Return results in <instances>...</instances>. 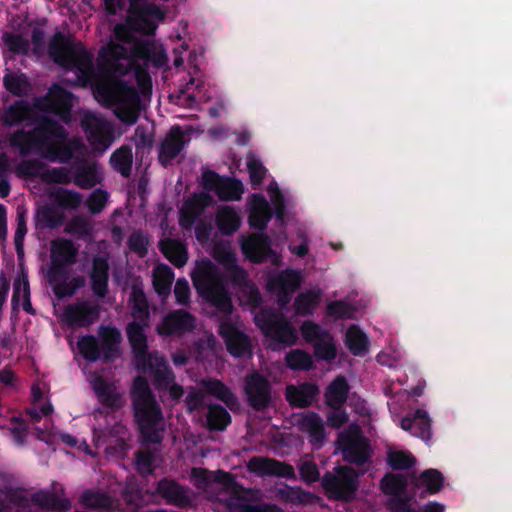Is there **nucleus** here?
Here are the masks:
<instances>
[{
	"label": "nucleus",
	"mask_w": 512,
	"mask_h": 512,
	"mask_svg": "<svg viewBox=\"0 0 512 512\" xmlns=\"http://www.w3.org/2000/svg\"><path fill=\"white\" fill-rule=\"evenodd\" d=\"M80 502L89 508H107L111 505V500L103 493L95 491H85L81 497Z\"/></svg>",
	"instance_id": "obj_61"
},
{
	"label": "nucleus",
	"mask_w": 512,
	"mask_h": 512,
	"mask_svg": "<svg viewBox=\"0 0 512 512\" xmlns=\"http://www.w3.org/2000/svg\"><path fill=\"white\" fill-rule=\"evenodd\" d=\"M269 205L262 195H253L250 200V225L257 229H264L270 219Z\"/></svg>",
	"instance_id": "obj_35"
},
{
	"label": "nucleus",
	"mask_w": 512,
	"mask_h": 512,
	"mask_svg": "<svg viewBox=\"0 0 512 512\" xmlns=\"http://www.w3.org/2000/svg\"><path fill=\"white\" fill-rule=\"evenodd\" d=\"M401 428L424 441H429L432 435L431 419L427 411L422 408L416 409L412 416L402 418Z\"/></svg>",
	"instance_id": "obj_23"
},
{
	"label": "nucleus",
	"mask_w": 512,
	"mask_h": 512,
	"mask_svg": "<svg viewBox=\"0 0 512 512\" xmlns=\"http://www.w3.org/2000/svg\"><path fill=\"white\" fill-rule=\"evenodd\" d=\"M4 85L15 95H22L28 91V82L24 75L9 74L4 77Z\"/></svg>",
	"instance_id": "obj_62"
},
{
	"label": "nucleus",
	"mask_w": 512,
	"mask_h": 512,
	"mask_svg": "<svg viewBox=\"0 0 512 512\" xmlns=\"http://www.w3.org/2000/svg\"><path fill=\"white\" fill-rule=\"evenodd\" d=\"M322 294L319 287L299 293L293 303L295 313L302 317L312 316L321 302Z\"/></svg>",
	"instance_id": "obj_27"
},
{
	"label": "nucleus",
	"mask_w": 512,
	"mask_h": 512,
	"mask_svg": "<svg viewBox=\"0 0 512 512\" xmlns=\"http://www.w3.org/2000/svg\"><path fill=\"white\" fill-rule=\"evenodd\" d=\"M201 385L204 390L223 401L227 406L233 408L237 405V399L232 394V392L220 381L218 380H203L201 381Z\"/></svg>",
	"instance_id": "obj_45"
},
{
	"label": "nucleus",
	"mask_w": 512,
	"mask_h": 512,
	"mask_svg": "<svg viewBox=\"0 0 512 512\" xmlns=\"http://www.w3.org/2000/svg\"><path fill=\"white\" fill-rule=\"evenodd\" d=\"M255 321L267 337V345L278 350L285 348L288 339V327L282 315L274 314L270 310H261L256 313Z\"/></svg>",
	"instance_id": "obj_15"
},
{
	"label": "nucleus",
	"mask_w": 512,
	"mask_h": 512,
	"mask_svg": "<svg viewBox=\"0 0 512 512\" xmlns=\"http://www.w3.org/2000/svg\"><path fill=\"white\" fill-rule=\"evenodd\" d=\"M2 41L13 53L26 54L29 51V42L19 33L5 32L3 33Z\"/></svg>",
	"instance_id": "obj_57"
},
{
	"label": "nucleus",
	"mask_w": 512,
	"mask_h": 512,
	"mask_svg": "<svg viewBox=\"0 0 512 512\" xmlns=\"http://www.w3.org/2000/svg\"><path fill=\"white\" fill-rule=\"evenodd\" d=\"M39 105L44 110L54 112L63 121H68L69 109L72 106V95L60 86L53 85Z\"/></svg>",
	"instance_id": "obj_19"
},
{
	"label": "nucleus",
	"mask_w": 512,
	"mask_h": 512,
	"mask_svg": "<svg viewBox=\"0 0 512 512\" xmlns=\"http://www.w3.org/2000/svg\"><path fill=\"white\" fill-rule=\"evenodd\" d=\"M242 251L255 262L266 260L270 254L267 238L263 235H252L242 238Z\"/></svg>",
	"instance_id": "obj_30"
},
{
	"label": "nucleus",
	"mask_w": 512,
	"mask_h": 512,
	"mask_svg": "<svg viewBox=\"0 0 512 512\" xmlns=\"http://www.w3.org/2000/svg\"><path fill=\"white\" fill-rule=\"evenodd\" d=\"M174 274L165 264L157 265L153 270V285L157 293L166 297L171 290Z\"/></svg>",
	"instance_id": "obj_42"
},
{
	"label": "nucleus",
	"mask_w": 512,
	"mask_h": 512,
	"mask_svg": "<svg viewBox=\"0 0 512 512\" xmlns=\"http://www.w3.org/2000/svg\"><path fill=\"white\" fill-rule=\"evenodd\" d=\"M314 367L312 356L301 349L290 350V370L309 371Z\"/></svg>",
	"instance_id": "obj_59"
},
{
	"label": "nucleus",
	"mask_w": 512,
	"mask_h": 512,
	"mask_svg": "<svg viewBox=\"0 0 512 512\" xmlns=\"http://www.w3.org/2000/svg\"><path fill=\"white\" fill-rule=\"evenodd\" d=\"M100 308L88 300H78L64 307L61 320L66 325L76 327H88L98 321Z\"/></svg>",
	"instance_id": "obj_17"
},
{
	"label": "nucleus",
	"mask_w": 512,
	"mask_h": 512,
	"mask_svg": "<svg viewBox=\"0 0 512 512\" xmlns=\"http://www.w3.org/2000/svg\"><path fill=\"white\" fill-rule=\"evenodd\" d=\"M161 250L175 266L182 267L186 264L188 259L187 250L180 241L165 239L161 242Z\"/></svg>",
	"instance_id": "obj_39"
},
{
	"label": "nucleus",
	"mask_w": 512,
	"mask_h": 512,
	"mask_svg": "<svg viewBox=\"0 0 512 512\" xmlns=\"http://www.w3.org/2000/svg\"><path fill=\"white\" fill-rule=\"evenodd\" d=\"M247 468L259 476H283L288 470L286 465L265 457H253L247 463Z\"/></svg>",
	"instance_id": "obj_34"
},
{
	"label": "nucleus",
	"mask_w": 512,
	"mask_h": 512,
	"mask_svg": "<svg viewBox=\"0 0 512 512\" xmlns=\"http://www.w3.org/2000/svg\"><path fill=\"white\" fill-rule=\"evenodd\" d=\"M319 394L316 384L304 382L299 386L290 384V407L307 408Z\"/></svg>",
	"instance_id": "obj_31"
},
{
	"label": "nucleus",
	"mask_w": 512,
	"mask_h": 512,
	"mask_svg": "<svg viewBox=\"0 0 512 512\" xmlns=\"http://www.w3.org/2000/svg\"><path fill=\"white\" fill-rule=\"evenodd\" d=\"M230 422L228 412L221 406L211 405L207 414V423L211 429L223 430Z\"/></svg>",
	"instance_id": "obj_56"
},
{
	"label": "nucleus",
	"mask_w": 512,
	"mask_h": 512,
	"mask_svg": "<svg viewBox=\"0 0 512 512\" xmlns=\"http://www.w3.org/2000/svg\"><path fill=\"white\" fill-rule=\"evenodd\" d=\"M31 113L32 111L28 104L23 101H19L5 111L3 119L6 124L13 125L20 121L29 119L31 117Z\"/></svg>",
	"instance_id": "obj_53"
},
{
	"label": "nucleus",
	"mask_w": 512,
	"mask_h": 512,
	"mask_svg": "<svg viewBox=\"0 0 512 512\" xmlns=\"http://www.w3.org/2000/svg\"><path fill=\"white\" fill-rule=\"evenodd\" d=\"M216 221L220 231L224 234L234 233L241 223L238 212L230 206H224L218 211Z\"/></svg>",
	"instance_id": "obj_41"
},
{
	"label": "nucleus",
	"mask_w": 512,
	"mask_h": 512,
	"mask_svg": "<svg viewBox=\"0 0 512 512\" xmlns=\"http://www.w3.org/2000/svg\"><path fill=\"white\" fill-rule=\"evenodd\" d=\"M78 249L71 240L57 238L51 242V263L56 268H61L75 262Z\"/></svg>",
	"instance_id": "obj_25"
},
{
	"label": "nucleus",
	"mask_w": 512,
	"mask_h": 512,
	"mask_svg": "<svg viewBox=\"0 0 512 512\" xmlns=\"http://www.w3.org/2000/svg\"><path fill=\"white\" fill-rule=\"evenodd\" d=\"M29 296L30 290L27 279L24 277H19L14 282V292L12 296L13 309L22 306L25 311L31 312Z\"/></svg>",
	"instance_id": "obj_47"
},
{
	"label": "nucleus",
	"mask_w": 512,
	"mask_h": 512,
	"mask_svg": "<svg viewBox=\"0 0 512 512\" xmlns=\"http://www.w3.org/2000/svg\"><path fill=\"white\" fill-rule=\"evenodd\" d=\"M215 193L222 200H239L243 193L242 184L235 180L221 179Z\"/></svg>",
	"instance_id": "obj_51"
},
{
	"label": "nucleus",
	"mask_w": 512,
	"mask_h": 512,
	"mask_svg": "<svg viewBox=\"0 0 512 512\" xmlns=\"http://www.w3.org/2000/svg\"><path fill=\"white\" fill-rule=\"evenodd\" d=\"M290 424L297 425L300 431L308 434L309 442L321 447L325 437V427L322 418L313 411L290 415Z\"/></svg>",
	"instance_id": "obj_18"
},
{
	"label": "nucleus",
	"mask_w": 512,
	"mask_h": 512,
	"mask_svg": "<svg viewBox=\"0 0 512 512\" xmlns=\"http://www.w3.org/2000/svg\"><path fill=\"white\" fill-rule=\"evenodd\" d=\"M415 461L413 455L407 451H392L387 456V463L394 470L409 469Z\"/></svg>",
	"instance_id": "obj_58"
},
{
	"label": "nucleus",
	"mask_w": 512,
	"mask_h": 512,
	"mask_svg": "<svg viewBox=\"0 0 512 512\" xmlns=\"http://www.w3.org/2000/svg\"><path fill=\"white\" fill-rule=\"evenodd\" d=\"M141 322H133L127 327L129 341L135 353V364L151 375L155 386L160 390H168L173 400L183 396L184 390L174 382V376L168 368L166 360L157 352L146 355V336Z\"/></svg>",
	"instance_id": "obj_4"
},
{
	"label": "nucleus",
	"mask_w": 512,
	"mask_h": 512,
	"mask_svg": "<svg viewBox=\"0 0 512 512\" xmlns=\"http://www.w3.org/2000/svg\"><path fill=\"white\" fill-rule=\"evenodd\" d=\"M16 174L23 178L41 177L44 165L38 160H23L15 168Z\"/></svg>",
	"instance_id": "obj_60"
},
{
	"label": "nucleus",
	"mask_w": 512,
	"mask_h": 512,
	"mask_svg": "<svg viewBox=\"0 0 512 512\" xmlns=\"http://www.w3.org/2000/svg\"><path fill=\"white\" fill-rule=\"evenodd\" d=\"M87 141L93 151L104 152L113 142V126L94 113L86 112L81 120Z\"/></svg>",
	"instance_id": "obj_14"
},
{
	"label": "nucleus",
	"mask_w": 512,
	"mask_h": 512,
	"mask_svg": "<svg viewBox=\"0 0 512 512\" xmlns=\"http://www.w3.org/2000/svg\"><path fill=\"white\" fill-rule=\"evenodd\" d=\"M48 52L57 64L74 71L79 81L88 82L93 79V57L80 42L57 33L50 41Z\"/></svg>",
	"instance_id": "obj_8"
},
{
	"label": "nucleus",
	"mask_w": 512,
	"mask_h": 512,
	"mask_svg": "<svg viewBox=\"0 0 512 512\" xmlns=\"http://www.w3.org/2000/svg\"><path fill=\"white\" fill-rule=\"evenodd\" d=\"M192 281L197 291L224 316L219 319V334L228 351L236 357L250 352V340L245 335L237 316L232 315L233 305L216 266L208 259L196 263Z\"/></svg>",
	"instance_id": "obj_2"
},
{
	"label": "nucleus",
	"mask_w": 512,
	"mask_h": 512,
	"mask_svg": "<svg viewBox=\"0 0 512 512\" xmlns=\"http://www.w3.org/2000/svg\"><path fill=\"white\" fill-rule=\"evenodd\" d=\"M191 481L196 487L209 493H217L219 489H224L223 482L212 480L211 475L203 469L194 468L191 472Z\"/></svg>",
	"instance_id": "obj_49"
},
{
	"label": "nucleus",
	"mask_w": 512,
	"mask_h": 512,
	"mask_svg": "<svg viewBox=\"0 0 512 512\" xmlns=\"http://www.w3.org/2000/svg\"><path fill=\"white\" fill-rule=\"evenodd\" d=\"M321 484L330 498L349 501L358 490V473L349 466H339L335 474L325 473Z\"/></svg>",
	"instance_id": "obj_13"
},
{
	"label": "nucleus",
	"mask_w": 512,
	"mask_h": 512,
	"mask_svg": "<svg viewBox=\"0 0 512 512\" xmlns=\"http://www.w3.org/2000/svg\"><path fill=\"white\" fill-rule=\"evenodd\" d=\"M127 3V21L130 28L145 34L154 33L157 25L163 21L164 13L149 0H104L105 9L109 14L121 12Z\"/></svg>",
	"instance_id": "obj_9"
},
{
	"label": "nucleus",
	"mask_w": 512,
	"mask_h": 512,
	"mask_svg": "<svg viewBox=\"0 0 512 512\" xmlns=\"http://www.w3.org/2000/svg\"><path fill=\"white\" fill-rule=\"evenodd\" d=\"M70 170L66 167H57L50 170L44 168L42 180L48 183L68 184L71 182Z\"/></svg>",
	"instance_id": "obj_63"
},
{
	"label": "nucleus",
	"mask_w": 512,
	"mask_h": 512,
	"mask_svg": "<svg viewBox=\"0 0 512 512\" xmlns=\"http://www.w3.org/2000/svg\"><path fill=\"white\" fill-rule=\"evenodd\" d=\"M195 328V318L185 311H175L167 315L157 327L161 335L183 334Z\"/></svg>",
	"instance_id": "obj_21"
},
{
	"label": "nucleus",
	"mask_w": 512,
	"mask_h": 512,
	"mask_svg": "<svg viewBox=\"0 0 512 512\" xmlns=\"http://www.w3.org/2000/svg\"><path fill=\"white\" fill-rule=\"evenodd\" d=\"M211 497L222 504L228 512H282L275 505L249 504L242 492L226 483H224V489H219L215 496Z\"/></svg>",
	"instance_id": "obj_16"
},
{
	"label": "nucleus",
	"mask_w": 512,
	"mask_h": 512,
	"mask_svg": "<svg viewBox=\"0 0 512 512\" xmlns=\"http://www.w3.org/2000/svg\"><path fill=\"white\" fill-rule=\"evenodd\" d=\"M89 382L103 405L113 409H117L123 405L122 393L117 390L113 383L105 381L97 373L90 374Z\"/></svg>",
	"instance_id": "obj_20"
},
{
	"label": "nucleus",
	"mask_w": 512,
	"mask_h": 512,
	"mask_svg": "<svg viewBox=\"0 0 512 512\" xmlns=\"http://www.w3.org/2000/svg\"><path fill=\"white\" fill-rule=\"evenodd\" d=\"M93 94L97 101L114 106V112L122 122L129 125L136 123L139 114V96L134 87L106 78L96 82Z\"/></svg>",
	"instance_id": "obj_5"
},
{
	"label": "nucleus",
	"mask_w": 512,
	"mask_h": 512,
	"mask_svg": "<svg viewBox=\"0 0 512 512\" xmlns=\"http://www.w3.org/2000/svg\"><path fill=\"white\" fill-rule=\"evenodd\" d=\"M215 259L221 263L230 280L238 287V299L242 306L254 310L258 307L261 297L257 288L249 281L247 273L240 268L229 247L216 248Z\"/></svg>",
	"instance_id": "obj_10"
},
{
	"label": "nucleus",
	"mask_w": 512,
	"mask_h": 512,
	"mask_svg": "<svg viewBox=\"0 0 512 512\" xmlns=\"http://www.w3.org/2000/svg\"><path fill=\"white\" fill-rule=\"evenodd\" d=\"M157 456L151 451H141L136 457L137 470L143 474H150L155 468Z\"/></svg>",
	"instance_id": "obj_64"
},
{
	"label": "nucleus",
	"mask_w": 512,
	"mask_h": 512,
	"mask_svg": "<svg viewBox=\"0 0 512 512\" xmlns=\"http://www.w3.org/2000/svg\"><path fill=\"white\" fill-rule=\"evenodd\" d=\"M345 345L354 356H363L369 350L367 335L355 324L349 326L346 331Z\"/></svg>",
	"instance_id": "obj_37"
},
{
	"label": "nucleus",
	"mask_w": 512,
	"mask_h": 512,
	"mask_svg": "<svg viewBox=\"0 0 512 512\" xmlns=\"http://www.w3.org/2000/svg\"><path fill=\"white\" fill-rule=\"evenodd\" d=\"M51 196L60 207L65 209H77L83 200L80 193L62 188L53 191Z\"/></svg>",
	"instance_id": "obj_50"
},
{
	"label": "nucleus",
	"mask_w": 512,
	"mask_h": 512,
	"mask_svg": "<svg viewBox=\"0 0 512 512\" xmlns=\"http://www.w3.org/2000/svg\"><path fill=\"white\" fill-rule=\"evenodd\" d=\"M185 145L184 134L180 127H172L169 133L161 142L159 149V160L162 164H168L177 157Z\"/></svg>",
	"instance_id": "obj_26"
},
{
	"label": "nucleus",
	"mask_w": 512,
	"mask_h": 512,
	"mask_svg": "<svg viewBox=\"0 0 512 512\" xmlns=\"http://www.w3.org/2000/svg\"><path fill=\"white\" fill-rule=\"evenodd\" d=\"M90 277L94 294L99 298H104L108 291V263L104 258L94 259Z\"/></svg>",
	"instance_id": "obj_33"
},
{
	"label": "nucleus",
	"mask_w": 512,
	"mask_h": 512,
	"mask_svg": "<svg viewBox=\"0 0 512 512\" xmlns=\"http://www.w3.org/2000/svg\"><path fill=\"white\" fill-rule=\"evenodd\" d=\"M110 162L114 169L119 171L123 176L128 177L133 163L132 150L129 147L117 149L111 155Z\"/></svg>",
	"instance_id": "obj_48"
},
{
	"label": "nucleus",
	"mask_w": 512,
	"mask_h": 512,
	"mask_svg": "<svg viewBox=\"0 0 512 512\" xmlns=\"http://www.w3.org/2000/svg\"><path fill=\"white\" fill-rule=\"evenodd\" d=\"M356 307L345 300L330 301L325 308V316L338 321L342 319H354Z\"/></svg>",
	"instance_id": "obj_43"
},
{
	"label": "nucleus",
	"mask_w": 512,
	"mask_h": 512,
	"mask_svg": "<svg viewBox=\"0 0 512 512\" xmlns=\"http://www.w3.org/2000/svg\"><path fill=\"white\" fill-rule=\"evenodd\" d=\"M65 130L54 122L47 121L32 132H17L11 137V144L18 147L22 155L37 153L49 161L67 162L73 151L82 150L83 144L77 140H66Z\"/></svg>",
	"instance_id": "obj_3"
},
{
	"label": "nucleus",
	"mask_w": 512,
	"mask_h": 512,
	"mask_svg": "<svg viewBox=\"0 0 512 512\" xmlns=\"http://www.w3.org/2000/svg\"><path fill=\"white\" fill-rule=\"evenodd\" d=\"M350 386L346 378L342 375L337 376L327 387L325 391V403L331 409L341 408L347 401Z\"/></svg>",
	"instance_id": "obj_28"
},
{
	"label": "nucleus",
	"mask_w": 512,
	"mask_h": 512,
	"mask_svg": "<svg viewBox=\"0 0 512 512\" xmlns=\"http://www.w3.org/2000/svg\"><path fill=\"white\" fill-rule=\"evenodd\" d=\"M131 395L135 417L143 437L151 443H159L163 437L162 414L145 378L137 377L135 379Z\"/></svg>",
	"instance_id": "obj_7"
},
{
	"label": "nucleus",
	"mask_w": 512,
	"mask_h": 512,
	"mask_svg": "<svg viewBox=\"0 0 512 512\" xmlns=\"http://www.w3.org/2000/svg\"><path fill=\"white\" fill-rule=\"evenodd\" d=\"M201 385L204 390L223 401L227 406L233 408L237 405V399L232 394V392L220 381L218 380H203L201 381Z\"/></svg>",
	"instance_id": "obj_44"
},
{
	"label": "nucleus",
	"mask_w": 512,
	"mask_h": 512,
	"mask_svg": "<svg viewBox=\"0 0 512 512\" xmlns=\"http://www.w3.org/2000/svg\"><path fill=\"white\" fill-rule=\"evenodd\" d=\"M444 485V477L437 469H427L420 473L415 481V486L425 487L428 494L438 493Z\"/></svg>",
	"instance_id": "obj_40"
},
{
	"label": "nucleus",
	"mask_w": 512,
	"mask_h": 512,
	"mask_svg": "<svg viewBox=\"0 0 512 512\" xmlns=\"http://www.w3.org/2000/svg\"><path fill=\"white\" fill-rule=\"evenodd\" d=\"M245 391L250 404L260 409L270 401V388L268 382L258 374H252L246 378Z\"/></svg>",
	"instance_id": "obj_22"
},
{
	"label": "nucleus",
	"mask_w": 512,
	"mask_h": 512,
	"mask_svg": "<svg viewBox=\"0 0 512 512\" xmlns=\"http://www.w3.org/2000/svg\"><path fill=\"white\" fill-rule=\"evenodd\" d=\"M299 330L304 342L313 346L317 360L331 362L337 357L335 338L329 330L312 320L303 321Z\"/></svg>",
	"instance_id": "obj_12"
},
{
	"label": "nucleus",
	"mask_w": 512,
	"mask_h": 512,
	"mask_svg": "<svg viewBox=\"0 0 512 512\" xmlns=\"http://www.w3.org/2000/svg\"><path fill=\"white\" fill-rule=\"evenodd\" d=\"M36 218L45 226L55 228L64 221V213L50 206H43L37 210Z\"/></svg>",
	"instance_id": "obj_54"
},
{
	"label": "nucleus",
	"mask_w": 512,
	"mask_h": 512,
	"mask_svg": "<svg viewBox=\"0 0 512 512\" xmlns=\"http://www.w3.org/2000/svg\"><path fill=\"white\" fill-rule=\"evenodd\" d=\"M102 179L101 167L96 162H85L79 165L74 175L75 185L82 189H90L99 184Z\"/></svg>",
	"instance_id": "obj_29"
},
{
	"label": "nucleus",
	"mask_w": 512,
	"mask_h": 512,
	"mask_svg": "<svg viewBox=\"0 0 512 512\" xmlns=\"http://www.w3.org/2000/svg\"><path fill=\"white\" fill-rule=\"evenodd\" d=\"M77 347L80 354L89 361H96L102 358L98 340L92 335L81 337L77 342Z\"/></svg>",
	"instance_id": "obj_52"
},
{
	"label": "nucleus",
	"mask_w": 512,
	"mask_h": 512,
	"mask_svg": "<svg viewBox=\"0 0 512 512\" xmlns=\"http://www.w3.org/2000/svg\"><path fill=\"white\" fill-rule=\"evenodd\" d=\"M343 459L349 463L361 466L371 458V448L367 438L361 434L358 425H350L347 429L338 434L336 441Z\"/></svg>",
	"instance_id": "obj_11"
},
{
	"label": "nucleus",
	"mask_w": 512,
	"mask_h": 512,
	"mask_svg": "<svg viewBox=\"0 0 512 512\" xmlns=\"http://www.w3.org/2000/svg\"><path fill=\"white\" fill-rule=\"evenodd\" d=\"M210 203L211 198L206 193L194 194L187 199L181 209V225L185 227L190 226L194 218L198 216Z\"/></svg>",
	"instance_id": "obj_32"
},
{
	"label": "nucleus",
	"mask_w": 512,
	"mask_h": 512,
	"mask_svg": "<svg viewBox=\"0 0 512 512\" xmlns=\"http://www.w3.org/2000/svg\"><path fill=\"white\" fill-rule=\"evenodd\" d=\"M407 487V477L402 474L386 473L380 481L381 491L391 498L405 494Z\"/></svg>",
	"instance_id": "obj_38"
},
{
	"label": "nucleus",
	"mask_w": 512,
	"mask_h": 512,
	"mask_svg": "<svg viewBox=\"0 0 512 512\" xmlns=\"http://www.w3.org/2000/svg\"><path fill=\"white\" fill-rule=\"evenodd\" d=\"M98 337L99 349L103 359L111 360L120 355L121 334L115 327L99 326Z\"/></svg>",
	"instance_id": "obj_24"
},
{
	"label": "nucleus",
	"mask_w": 512,
	"mask_h": 512,
	"mask_svg": "<svg viewBox=\"0 0 512 512\" xmlns=\"http://www.w3.org/2000/svg\"><path fill=\"white\" fill-rule=\"evenodd\" d=\"M114 36L119 43L111 42L100 51V68L109 73L124 74L133 67L138 85L145 91L150 87V77L140 63L162 66L166 63L165 51L152 41L138 40L124 24L116 25Z\"/></svg>",
	"instance_id": "obj_1"
},
{
	"label": "nucleus",
	"mask_w": 512,
	"mask_h": 512,
	"mask_svg": "<svg viewBox=\"0 0 512 512\" xmlns=\"http://www.w3.org/2000/svg\"><path fill=\"white\" fill-rule=\"evenodd\" d=\"M158 492L168 503L186 506L190 502V496L187 489L169 480H163L158 484Z\"/></svg>",
	"instance_id": "obj_36"
},
{
	"label": "nucleus",
	"mask_w": 512,
	"mask_h": 512,
	"mask_svg": "<svg viewBox=\"0 0 512 512\" xmlns=\"http://www.w3.org/2000/svg\"><path fill=\"white\" fill-rule=\"evenodd\" d=\"M129 301L132 305V315L134 319L141 322L142 324H146L149 311L147 300L142 289H140L138 286H133Z\"/></svg>",
	"instance_id": "obj_46"
},
{
	"label": "nucleus",
	"mask_w": 512,
	"mask_h": 512,
	"mask_svg": "<svg viewBox=\"0 0 512 512\" xmlns=\"http://www.w3.org/2000/svg\"><path fill=\"white\" fill-rule=\"evenodd\" d=\"M70 508L67 498L48 492L31 493L20 488L0 491V512H62Z\"/></svg>",
	"instance_id": "obj_6"
},
{
	"label": "nucleus",
	"mask_w": 512,
	"mask_h": 512,
	"mask_svg": "<svg viewBox=\"0 0 512 512\" xmlns=\"http://www.w3.org/2000/svg\"><path fill=\"white\" fill-rule=\"evenodd\" d=\"M269 291L277 297L278 302L285 304L288 293V274L283 272L268 281Z\"/></svg>",
	"instance_id": "obj_55"
}]
</instances>
